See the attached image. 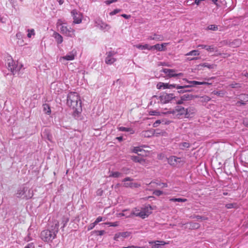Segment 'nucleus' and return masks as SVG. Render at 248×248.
Returning <instances> with one entry per match:
<instances>
[{"label": "nucleus", "instance_id": "nucleus-1", "mask_svg": "<svg viewBox=\"0 0 248 248\" xmlns=\"http://www.w3.org/2000/svg\"><path fill=\"white\" fill-rule=\"evenodd\" d=\"M59 222L55 220L50 228L43 231L40 234V237L44 242H51L56 237L58 232Z\"/></svg>", "mask_w": 248, "mask_h": 248}, {"label": "nucleus", "instance_id": "nucleus-2", "mask_svg": "<svg viewBox=\"0 0 248 248\" xmlns=\"http://www.w3.org/2000/svg\"><path fill=\"white\" fill-rule=\"evenodd\" d=\"M67 104L74 109V112L80 113L82 110L81 101L78 93L70 92L67 95Z\"/></svg>", "mask_w": 248, "mask_h": 248}, {"label": "nucleus", "instance_id": "nucleus-3", "mask_svg": "<svg viewBox=\"0 0 248 248\" xmlns=\"http://www.w3.org/2000/svg\"><path fill=\"white\" fill-rule=\"evenodd\" d=\"M16 195L17 198L28 200L33 196V193L32 190L26 184H23L17 189Z\"/></svg>", "mask_w": 248, "mask_h": 248}, {"label": "nucleus", "instance_id": "nucleus-4", "mask_svg": "<svg viewBox=\"0 0 248 248\" xmlns=\"http://www.w3.org/2000/svg\"><path fill=\"white\" fill-rule=\"evenodd\" d=\"M6 65L8 69L11 72L13 75L18 74L23 66L22 63L19 62L18 61H14L11 56H8Z\"/></svg>", "mask_w": 248, "mask_h": 248}, {"label": "nucleus", "instance_id": "nucleus-5", "mask_svg": "<svg viewBox=\"0 0 248 248\" xmlns=\"http://www.w3.org/2000/svg\"><path fill=\"white\" fill-rule=\"evenodd\" d=\"M191 86V85L180 86L175 84H169L160 82L157 84L156 87L158 89H172L173 88H176L177 89H183L184 88H188V87H189Z\"/></svg>", "mask_w": 248, "mask_h": 248}, {"label": "nucleus", "instance_id": "nucleus-6", "mask_svg": "<svg viewBox=\"0 0 248 248\" xmlns=\"http://www.w3.org/2000/svg\"><path fill=\"white\" fill-rule=\"evenodd\" d=\"M194 110V107H189L185 109L184 107L177 106L175 107V110L170 111V113L174 114L176 112H178L179 114L185 115L186 118L189 117V113L190 110Z\"/></svg>", "mask_w": 248, "mask_h": 248}, {"label": "nucleus", "instance_id": "nucleus-7", "mask_svg": "<svg viewBox=\"0 0 248 248\" xmlns=\"http://www.w3.org/2000/svg\"><path fill=\"white\" fill-rule=\"evenodd\" d=\"M61 32L63 34L70 37H74L75 36V31L71 27H68L66 26L65 24H62L59 26Z\"/></svg>", "mask_w": 248, "mask_h": 248}, {"label": "nucleus", "instance_id": "nucleus-8", "mask_svg": "<svg viewBox=\"0 0 248 248\" xmlns=\"http://www.w3.org/2000/svg\"><path fill=\"white\" fill-rule=\"evenodd\" d=\"M94 23L95 26L102 31H108L111 28V26L109 24L104 22L100 18H96Z\"/></svg>", "mask_w": 248, "mask_h": 248}, {"label": "nucleus", "instance_id": "nucleus-9", "mask_svg": "<svg viewBox=\"0 0 248 248\" xmlns=\"http://www.w3.org/2000/svg\"><path fill=\"white\" fill-rule=\"evenodd\" d=\"M116 52L114 51H110L106 53V57L105 58V62L107 64L111 65L115 62L117 60L115 58Z\"/></svg>", "mask_w": 248, "mask_h": 248}, {"label": "nucleus", "instance_id": "nucleus-10", "mask_svg": "<svg viewBox=\"0 0 248 248\" xmlns=\"http://www.w3.org/2000/svg\"><path fill=\"white\" fill-rule=\"evenodd\" d=\"M161 72L164 73L166 75V77L167 78L180 77L183 75L182 73H179L178 74L175 73L176 70L173 69L163 68Z\"/></svg>", "mask_w": 248, "mask_h": 248}, {"label": "nucleus", "instance_id": "nucleus-11", "mask_svg": "<svg viewBox=\"0 0 248 248\" xmlns=\"http://www.w3.org/2000/svg\"><path fill=\"white\" fill-rule=\"evenodd\" d=\"M158 97L161 103L167 104L174 99L175 96L173 93H165L160 95Z\"/></svg>", "mask_w": 248, "mask_h": 248}, {"label": "nucleus", "instance_id": "nucleus-12", "mask_svg": "<svg viewBox=\"0 0 248 248\" xmlns=\"http://www.w3.org/2000/svg\"><path fill=\"white\" fill-rule=\"evenodd\" d=\"M153 209L150 205H148L142 209L140 211V217L144 219L148 217L151 213Z\"/></svg>", "mask_w": 248, "mask_h": 248}, {"label": "nucleus", "instance_id": "nucleus-13", "mask_svg": "<svg viewBox=\"0 0 248 248\" xmlns=\"http://www.w3.org/2000/svg\"><path fill=\"white\" fill-rule=\"evenodd\" d=\"M133 179L129 177H127L125 178L123 182H124V186L126 187H130V188H137L140 186V185L136 183H132V182H126L127 181H132Z\"/></svg>", "mask_w": 248, "mask_h": 248}, {"label": "nucleus", "instance_id": "nucleus-14", "mask_svg": "<svg viewBox=\"0 0 248 248\" xmlns=\"http://www.w3.org/2000/svg\"><path fill=\"white\" fill-rule=\"evenodd\" d=\"M71 14L73 16L74 19L73 22L75 24H79L82 21V15L80 13H78L75 10H73L71 12Z\"/></svg>", "mask_w": 248, "mask_h": 248}, {"label": "nucleus", "instance_id": "nucleus-15", "mask_svg": "<svg viewBox=\"0 0 248 248\" xmlns=\"http://www.w3.org/2000/svg\"><path fill=\"white\" fill-rule=\"evenodd\" d=\"M169 44L168 43H164L160 45L159 44L154 46H150V50H157L159 51H165L166 49V46Z\"/></svg>", "mask_w": 248, "mask_h": 248}, {"label": "nucleus", "instance_id": "nucleus-16", "mask_svg": "<svg viewBox=\"0 0 248 248\" xmlns=\"http://www.w3.org/2000/svg\"><path fill=\"white\" fill-rule=\"evenodd\" d=\"M149 40H155L156 41H162L164 40V38L162 34L157 33H153L147 37Z\"/></svg>", "mask_w": 248, "mask_h": 248}, {"label": "nucleus", "instance_id": "nucleus-17", "mask_svg": "<svg viewBox=\"0 0 248 248\" xmlns=\"http://www.w3.org/2000/svg\"><path fill=\"white\" fill-rule=\"evenodd\" d=\"M181 161V158L175 156H171L168 158V163L172 166H176L177 163H180Z\"/></svg>", "mask_w": 248, "mask_h": 248}, {"label": "nucleus", "instance_id": "nucleus-18", "mask_svg": "<svg viewBox=\"0 0 248 248\" xmlns=\"http://www.w3.org/2000/svg\"><path fill=\"white\" fill-rule=\"evenodd\" d=\"M149 244L151 245V248H160L165 245L166 243L164 241H149Z\"/></svg>", "mask_w": 248, "mask_h": 248}, {"label": "nucleus", "instance_id": "nucleus-19", "mask_svg": "<svg viewBox=\"0 0 248 248\" xmlns=\"http://www.w3.org/2000/svg\"><path fill=\"white\" fill-rule=\"evenodd\" d=\"M76 55V53H74L73 51L70 52L68 54H67L66 55L61 57L60 59V60H64L66 61H72L75 59V57Z\"/></svg>", "mask_w": 248, "mask_h": 248}, {"label": "nucleus", "instance_id": "nucleus-20", "mask_svg": "<svg viewBox=\"0 0 248 248\" xmlns=\"http://www.w3.org/2000/svg\"><path fill=\"white\" fill-rule=\"evenodd\" d=\"M140 211L139 210L137 209V208H135L134 210L132 211L129 215H127L126 214H124V213H121L120 215L122 216H126V217H130L134 215L136 217H140Z\"/></svg>", "mask_w": 248, "mask_h": 248}, {"label": "nucleus", "instance_id": "nucleus-21", "mask_svg": "<svg viewBox=\"0 0 248 248\" xmlns=\"http://www.w3.org/2000/svg\"><path fill=\"white\" fill-rule=\"evenodd\" d=\"M154 184H155L156 186H161V188L167 187L168 186L167 183H161L158 181H152L150 183L148 184V186H149Z\"/></svg>", "mask_w": 248, "mask_h": 248}, {"label": "nucleus", "instance_id": "nucleus-22", "mask_svg": "<svg viewBox=\"0 0 248 248\" xmlns=\"http://www.w3.org/2000/svg\"><path fill=\"white\" fill-rule=\"evenodd\" d=\"M198 47L202 49H205L209 52H214L216 49V48L213 46H209L205 45H199Z\"/></svg>", "mask_w": 248, "mask_h": 248}, {"label": "nucleus", "instance_id": "nucleus-23", "mask_svg": "<svg viewBox=\"0 0 248 248\" xmlns=\"http://www.w3.org/2000/svg\"><path fill=\"white\" fill-rule=\"evenodd\" d=\"M53 37L58 44H61L63 42V38L61 35L58 32H54Z\"/></svg>", "mask_w": 248, "mask_h": 248}, {"label": "nucleus", "instance_id": "nucleus-24", "mask_svg": "<svg viewBox=\"0 0 248 248\" xmlns=\"http://www.w3.org/2000/svg\"><path fill=\"white\" fill-rule=\"evenodd\" d=\"M69 220V217L67 215H65L62 217V230L66 226Z\"/></svg>", "mask_w": 248, "mask_h": 248}, {"label": "nucleus", "instance_id": "nucleus-25", "mask_svg": "<svg viewBox=\"0 0 248 248\" xmlns=\"http://www.w3.org/2000/svg\"><path fill=\"white\" fill-rule=\"evenodd\" d=\"M118 129L120 131L130 132L131 134H133L134 132L133 129L131 128H130V127H124V126H121V127H118Z\"/></svg>", "mask_w": 248, "mask_h": 248}, {"label": "nucleus", "instance_id": "nucleus-26", "mask_svg": "<svg viewBox=\"0 0 248 248\" xmlns=\"http://www.w3.org/2000/svg\"><path fill=\"white\" fill-rule=\"evenodd\" d=\"M153 132L154 131H153V129H151L149 130L142 132V134L145 137L150 138L154 136V133Z\"/></svg>", "mask_w": 248, "mask_h": 248}, {"label": "nucleus", "instance_id": "nucleus-27", "mask_svg": "<svg viewBox=\"0 0 248 248\" xmlns=\"http://www.w3.org/2000/svg\"><path fill=\"white\" fill-rule=\"evenodd\" d=\"M131 159L135 162H139L140 163H142L143 162H145V160L143 158H142L141 157H140L138 156H135V155L131 156Z\"/></svg>", "mask_w": 248, "mask_h": 248}, {"label": "nucleus", "instance_id": "nucleus-28", "mask_svg": "<svg viewBox=\"0 0 248 248\" xmlns=\"http://www.w3.org/2000/svg\"><path fill=\"white\" fill-rule=\"evenodd\" d=\"M137 48L140 49V50H144V49H148L150 50V46L148 44H145V45H141V44H138L135 46Z\"/></svg>", "mask_w": 248, "mask_h": 248}, {"label": "nucleus", "instance_id": "nucleus-29", "mask_svg": "<svg viewBox=\"0 0 248 248\" xmlns=\"http://www.w3.org/2000/svg\"><path fill=\"white\" fill-rule=\"evenodd\" d=\"M190 147V144L188 142H184L180 143L179 144V147L181 150H185L186 148H188Z\"/></svg>", "mask_w": 248, "mask_h": 248}, {"label": "nucleus", "instance_id": "nucleus-30", "mask_svg": "<svg viewBox=\"0 0 248 248\" xmlns=\"http://www.w3.org/2000/svg\"><path fill=\"white\" fill-rule=\"evenodd\" d=\"M200 52L198 50H193L185 54L186 56H197L200 55Z\"/></svg>", "mask_w": 248, "mask_h": 248}, {"label": "nucleus", "instance_id": "nucleus-31", "mask_svg": "<svg viewBox=\"0 0 248 248\" xmlns=\"http://www.w3.org/2000/svg\"><path fill=\"white\" fill-rule=\"evenodd\" d=\"M170 201L173 202H186L187 201L186 199L184 198H170Z\"/></svg>", "mask_w": 248, "mask_h": 248}, {"label": "nucleus", "instance_id": "nucleus-32", "mask_svg": "<svg viewBox=\"0 0 248 248\" xmlns=\"http://www.w3.org/2000/svg\"><path fill=\"white\" fill-rule=\"evenodd\" d=\"M198 66L199 67L202 66V67H207L209 69H212L214 68L215 65L214 64H209L208 63L205 62V63H203L199 64L198 65Z\"/></svg>", "mask_w": 248, "mask_h": 248}, {"label": "nucleus", "instance_id": "nucleus-33", "mask_svg": "<svg viewBox=\"0 0 248 248\" xmlns=\"http://www.w3.org/2000/svg\"><path fill=\"white\" fill-rule=\"evenodd\" d=\"M200 227V225L196 222H190L189 228L192 229H197Z\"/></svg>", "mask_w": 248, "mask_h": 248}, {"label": "nucleus", "instance_id": "nucleus-34", "mask_svg": "<svg viewBox=\"0 0 248 248\" xmlns=\"http://www.w3.org/2000/svg\"><path fill=\"white\" fill-rule=\"evenodd\" d=\"M184 80H185L187 83H189L188 85H191L189 88L194 87L195 85H198V84L195 83L194 82H199V81L195 80H188L186 78H184Z\"/></svg>", "mask_w": 248, "mask_h": 248}, {"label": "nucleus", "instance_id": "nucleus-35", "mask_svg": "<svg viewBox=\"0 0 248 248\" xmlns=\"http://www.w3.org/2000/svg\"><path fill=\"white\" fill-rule=\"evenodd\" d=\"M43 109L46 113L47 114H49L50 113L51 110L48 105L46 104L43 105Z\"/></svg>", "mask_w": 248, "mask_h": 248}, {"label": "nucleus", "instance_id": "nucleus-36", "mask_svg": "<svg viewBox=\"0 0 248 248\" xmlns=\"http://www.w3.org/2000/svg\"><path fill=\"white\" fill-rule=\"evenodd\" d=\"M121 175H122V173L119 171H114V172L112 171L109 175V177H114V178H118Z\"/></svg>", "mask_w": 248, "mask_h": 248}, {"label": "nucleus", "instance_id": "nucleus-37", "mask_svg": "<svg viewBox=\"0 0 248 248\" xmlns=\"http://www.w3.org/2000/svg\"><path fill=\"white\" fill-rule=\"evenodd\" d=\"M181 98H182V100L187 101L190 100L192 98V95L190 94H186L181 96Z\"/></svg>", "mask_w": 248, "mask_h": 248}, {"label": "nucleus", "instance_id": "nucleus-38", "mask_svg": "<svg viewBox=\"0 0 248 248\" xmlns=\"http://www.w3.org/2000/svg\"><path fill=\"white\" fill-rule=\"evenodd\" d=\"M239 99H242L244 102L248 101V94L242 93L239 95Z\"/></svg>", "mask_w": 248, "mask_h": 248}, {"label": "nucleus", "instance_id": "nucleus-39", "mask_svg": "<svg viewBox=\"0 0 248 248\" xmlns=\"http://www.w3.org/2000/svg\"><path fill=\"white\" fill-rule=\"evenodd\" d=\"M93 234H95L96 235H103L105 233V231L104 230L101 231H93L92 232Z\"/></svg>", "mask_w": 248, "mask_h": 248}, {"label": "nucleus", "instance_id": "nucleus-40", "mask_svg": "<svg viewBox=\"0 0 248 248\" xmlns=\"http://www.w3.org/2000/svg\"><path fill=\"white\" fill-rule=\"evenodd\" d=\"M121 237L126 238L130 236L131 232H120Z\"/></svg>", "mask_w": 248, "mask_h": 248}, {"label": "nucleus", "instance_id": "nucleus-41", "mask_svg": "<svg viewBox=\"0 0 248 248\" xmlns=\"http://www.w3.org/2000/svg\"><path fill=\"white\" fill-rule=\"evenodd\" d=\"M164 122V120H157L154 123L153 126L154 127H157L160 124H162Z\"/></svg>", "mask_w": 248, "mask_h": 248}, {"label": "nucleus", "instance_id": "nucleus-42", "mask_svg": "<svg viewBox=\"0 0 248 248\" xmlns=\"http://www.w3.org/2000/svg\"><path fill=\"white\" fill-rule=\"evenodd\" d=\"M208 29L215 31L218 30V27L216 25H210L208 27Z\"/></svg>", "mask_w": 248, "mask_h": 248}, {"label": "nucleus", "instance_id": "nucleus-43", "mask_svg": "<svg viewBox=\"0 0 248 248\" xmlns=\"http://www.w3.org/2000/svg\"><path fill=\"white\" fill-rule=\"evenodd\" d=\"M153 131H154L153 132L154 133V136H158L160 135H162V133H163L161 131H160L158 129H153Z\"/></svg>", "mask_w": 248, "mask_h": 248}, {"label": "nucleus", "instance_id": "nucleus-44", "mask_svg": "<svg viewBox=\"0 0 248 248\" xmlns=\"http://www.w3.org/2000/svg\"><path fill=\"white\" fill-rule=\"evenodd\" d=\"M163 194V192L160 190H155L153 192V194L157 196H160Z\"/></svg>", "mask_w": 248, "mask_h": 248}, {"label": "nucleus", "instance_id": "nucleus-45", "mask_svg": "<svg viewBox=\"0 0 248 248\" xmlns=\"http://www.w3.org/2000/svg\"><path fill=\"white\" fill-rule=\"evenodd\" d=\"M107 225H108L109 226H112V227H116L118 226V222H108L105 223Z\"/></svg>", "mask_w": 248, "mask_h": 248}, {"label": "nucleus", "instance_id": "nucleus-46", "mask_svg": "<svg viewBox=\"0 0 248 248\" xmlns=\"http://www.w3.org/2000/svg\"><path fill=\"white\" fill-rule=\"evenodd\" d=\"M28 33L27 34V37L28 38H31L32 35H34V30L33 29L28 30Z\"/></svg>", "mask_w": 248, "mask_h": 248}, {"label": "nucleus", "instance_id": "nucleus-47", "mask_svg": "<svg viewBox=\"0 0 248 248\" xmlns=\"http://www.w3.org/2000/svg\"><path fill=\"white\" fill-rule=\"evenodd\" d=\"M122 11L121 9H116L115 10H114L113 11H112V12H111L110 13H109V15L110 16H113V15H116V14L120 12L121 11Z\"/></svg>", "mask_w": 248, "mask_h": 248}, {"label": "nucleus", "instance_id": "nucleus-48", "mask_svg": "<svg viewBox=\"0 0 248 248\" xmlns=\"http://www.w3.org/2000/svg\"><path fill=\"white\" fill-rule=\"evenodd\" d=\"M194 218H196L197 220L202 219L203 220H206L207 219V217L204 216H201L199 215H197L195 216Z\"/></svg>", "mask_w": 248, "mask_h": 248}, {"label": "nucleus", "instance_id": "nucleus-49", "mask_svg": "<svg viewBox=\"0 0 248 248\" xmlns=\"http://www.w3.org/2000/svg\"><path fill=\"white\" fill-rule=\"evenodd\" d=\"M186 88L183 89H179L180 90L178 91V93H183L186 92H191L192 91L191 90H186Z\"/></svg>", "mask_w": 248, "mask_h": 248}, {"label": "nucleus", "instance_id": "nucleus-50", "mask_svg": "<svg viewBox=\"0 0 248 248\" xmlns=\"http://www.w3.org/2000/svg\"><path fill=\"white\" fill-rule=\"evenodd\" d=\"M142 149L140 147H135L133 150V152L135 154H138L139 152H141Z\"/></svg>", "mask_w": 248, "mask_h": 248}, {"label": "nucleus", "instance_id": "nucleus-51", "mask_svg": "<svg viewBox=\"0 0 248 248\" xmlns=\"http://www.w3.org/2000/svg\"><path fill=\"white\" fill-rule=\"evenodd\" d=\"M102 220L103 217H102L99 216L97 217L96 220H95L94 224L97 225L99 222L102 221Z\"/></svg>", "mask_w": 248, "mask_h": 248}, {"label": "nucleus", "instance_id": "nucleus-52", "mask_svg": "<svg viewBox=\"0 0 248 248\" xmlns=\"http://www.w3.org/2000/svg\"><path fill=\"white\" fill-rule=\"evenodd\" d=\"M24 248H35L33 243H30L28 244Z\"/></svg>", "mask_w": 248, "mask_h": 248}, {"label": "nucleus", "instance_id": "nucleus-53", "mask_svg": "<svg viewBox=\"0 0 248 248\" xmlns=\"http://www.w3.org/2000/svg\"><path fill=\"white\" fill-rule=\"evenodd\" d=\"M96 225V224H94V222L92 223H91L88 227V231H90L93 229Z\"/></svg>", "mask_w": 248, "mask_h": 248}, {"label": "nucleus", "instance_id": "nucleus-54", "mask_svg": "<svg viewBox=\"0 0 248 248\" xmlns=\"http://www.w3.org/2000/svg\"><path fill=\"white\" fill-rule=\"evenodd\" d=\"M225 207L227 209H232V208H234V204H233V203H228V204H226Z\"/></svg>", "mask_w": 248, "mask_h": 248}, {"label": "nucleus", "instance_id": "nucleus-55", "mask_svg": "<svg viewBox=\"0 0 248 248\" xmlns=\"http://www.w3.org/2000/svg\"><path fill=\"white\" fill-rule=\"evenodd\" d=\"M121 237L120 232L116 233L114 236V240L118 241L119 238Z\"/></svg>", "mask_w": 248, "mask_h": 248}, {"label": "nucleus", "instance_id": "nucleus-56", "mask_svg": "<svg viewBox=\"0 0 248 248\" xmlns=\"http://www.w3.org/2000/svg\"><path fill=\"white\" fill-rule=\"evenodd\" d=\"M118 0H107L105 1V3L107 5H109L113 2L117 1Z\"/></svg>", "mask_w": 248, "mask_h": 248}, {"label": "nucleus", "instance_id": "nucleus-57", "mask_svg": "<svg viewBox=\"0 0 248 248\" xmlns=\"http://www.w3.org/2000/svg\"><path fill=\"white\" fill-rule=\"evenodd\" d=\"M122 248H147L146 247V246L138 247V246H128L127 247H123Z\"/></svg>", "mask_w": 248, "mask_h": 248}, {"label": "nucleus", "instance_id": "nucleus-58", "mask_svg": "<svg viewBox=\"0 0 248 248\" xmlns=\"http://www.w3.org/2000/svg\"><path fill=\"white\" fill-rule=\"evenodd\" d=\"M240 101H238L236 103V105H238V104H240L241 105H246L245 102H244L242 99H239Z\"/></svg>", "mask_w": 248, "mask_h": 248}, {"label": "nucleus", "instance_id": "nucleus-59", "mask_svg": "<svg viewBox=\"0 0 248 248\" xmlns=\"http://www.w3.org/2000/svg\"><path fill=\"white\" fill-rule=\"evenodd\" d=\"M195 83L198 84V85H210V83L207 82H200L199 81V82H194Z\"/></svg>", "mask_w": 248, "mask_h": 248}, {"label": "nucleus", "instance_id": "nucleus-60", "mask_svg": "<svg viewBox=\"0 0 248 248\" xmlns=\"http://www.w3.org/2000/svg\"><path fill=\"white\" fill-rule=\"evenodd\" d=\"M199 57H187L186 58V60L188 61H193V60H198L199 59Z\"/></svg>", "mask_w": 248, "mask_h": 248}, {"label": "nucleus", "instance_id": "nucleus-61", "mask_svg": "<svg viewBox=\"0 0 248 248\" xmlns=\"http://www.w3.org/2000/svg\"><path fill=\"white\" fill-rule=\"evenodd\" d=\"M231 86L232 88H238V87H240L239 86V84L236 83H234V84H232L231 85Z\"/></svg>", "mask_w": 248, "mask_h": 248}, {"label": "nucleus", "instance_id": "nucleus-62", "mask_svg": "<svg viewBox=\"0 0 248 248\" xmlns=\"http://www.w3.org/2000/svg\"><path fill=\"white\" fill-rule=\"evenodd\" d=\"M121 16H122L124 18L127 19H129L131 17V16L124 14L121 15Z\"/></svg>", "mask_w": 248, "mask_h": 248}, {"label": "nucleus", "instance_id": "nucleus-63", "mask_svg": "<svg viewBox=\"0 0 248 248\" xmlns=\"http://www.w3.org/2000/svg\"><path fill=\"white\" fill-rule=\"evenodd\" d=\"M158 112L156 111H152L150 112V114L151 115H157L158 114Z\"/></svg>", "mask_w": 248, "mask_h": 248}, {"label": "nucleus", "instance_id": "nucleus-64", "mask_svg": "<svg viewBox=\"0 0 248 248\" xmlns=\"http://www.w3.org/2000/svg\"><path fill=\"white\" fill-rule=\"evenodd\" d=\"M214 94L218 96H221L223 93L220 91H214Z\"/></svg>", "mask_w": 248, "mask_h": 248}]
</instances>
